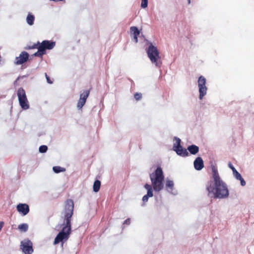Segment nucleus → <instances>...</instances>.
<instances>
[{
	"instance_id": "obj_5",
	"label": "nucleus",
	"mask_w": 254,
	"mask_h": 254,
	"mask_svg": "<svg viewBox=\"0 0 254 254\" xmlns=\"http://www.w3.org/2000/svg\"><path fill=\"white\" fill-rule=\"evenodd\" d=\"M17 96L21 107L24 110L28 109L29 108V105L25 91L23 88L21 87L18 89Z\"/></svg>"
},
{
	"instance_id": "obj_2",
	"label": "nucleus",
	"mask_w": 254,
	"mask_h": 254,
	"mask_svg": "<svg viewBox=\"0 0 254 254\" xmlns=\"http://www.w3.org/2000/svg\"><path fill=\"white\" fill-rule=\"evenodd\" d=\"M213 180H210L206 186L208 196L213 195L215 198H225L229 195L226 184L220 178L217 169L214 165L211 166Z\"/></svg>"
},
{
	"instance_id": "obj_3",
	"label": "nucleus",
	"mask_w": 254,
	"mask_h": 254,
	"mask_svg": "<svg viewBox=\"0 0 254 254\" xmlns=\"http://www.w3.org/2000/svg\"><path fill=\"white\" fill-rule=\"evenodd\" d=\"M150 178L154 190L155 191H159L164 187L163 181L164 175L161 167H158L154 172L150 174Z\"/></svg>"
},
{
	"instance_id": "obj_26",
	"label": "nucleus",
	"mask_w": 254,
	"mask_h": 254,
	"mask_svg": "<svg viewBox=\"0 0 254 254\" xmlns=\"http://www.w3.org/2000/svg\"><path fill=\"white\" fill-rule=\"evenodd\" d=\"M134 97L136 101H138L142 98V94L140 93H135L134 94Z\"/></svg>"
},
{
	"instance_id": "obj_32",
	"label": "nucleus",
	"mask_w": 254,
	"mask_h": 254,
	"mask_svg": "<svg viewBox=\"0 0 254 254\" xmlns=\"http://www.w3.org/2000/svg\"><path fill=\"white\" fill-rule=\"evenodd\" d=\"M3 225H4V222L3 221H0V231H1V229L2 228Z\"/></svg>"
},
{
	"instance_id": "obj_15",
	"label": "nucleus",
	"mask_w": 254,
	"mask_h": 254,
	"mask_svg": "<svg viewBox=\"0 0 254 254\" xmlns=\"http://www.w3.org/2000/svg\"><path fill=\"white\" fill-rule=\"evenodd\" d=\"M190 154L195 155L199 151V147L195 145H191L188 147L187 149Z\"/></svg>"
},
{
	"instance_id": "obj_9",
	"label": "nucleus",
	"mask_w": 254,
	"mask_h": 254,
	"mask_svg": "<svg viewBox=\"0 0 254 254\" xmlns=\"http://www.w3.org/2000/svg\"><path fill=\"white\" fill-rule=\"evenodd\" d=\"M90 90H85L80 94V98L77 104V107L78 109H81L85 105L86 99L90 94Z\"/></svg>"
},
{
	"instance_id": "obj_23",
	"label": "nucleus",
	"mask_w": 254,
	"mask_h": 254,
	"mask_svg": "<svg viewBox=\"0 0 254 254\" xmlns=\"http://www.w3.org/2000/svg\"><path fill=\"white\" fill-rule=\"evenodd\" d=\"M38 45H39V42H38L37 43H34L32 45H27L25 47V50H30L37 49L38 47Z\"/></svg>"
},
{
	"instance_id": "obj_33",
	"label": "nucleus",
	"mask_w": 254,
	"mask_h": 254,
	"mask_svg": "<svg viewBox=\"0 0 254 254\" xmlns=\"http://www.w3.org/2000/svg\"><path fill=\"white\" fill-rule=\"evenodd\" d=\"M188 3H190V0H188Z\"/></svg>"
},
{
	"instance_id": "obj_4",
	"label": "nucleus",
	"mask_w": 254,
	"mask_h": 254,
	"mask_svg": "<svg viewBox=\"0 0 254 254\" xmlns=\"http://www.w3.org/2000/svg\"><path fill=\"white\" fill-rule=\"evenodd\" d=\"M147 53L152 63L154 64L156 66L160 67L162 62L157 47L150 44L147 50Z\"/></svg>"
},
{
	"instance_id": "obj_24",
	"label": "nucleus",
	"mask_w": 254,
	"mask_h": 254,
	"mask_svg": "<svg viewBox=\"0 0 254 254\" xmlns=\"http://www.w3.org/2000/svg\"><path fill=\"white\" fill-rule=\"evenodd\" d=\"M174 187V182L171 180H167L166 183V188L167 189L172 190Z\"/></svg>"
},
{
	"instance_id": "obj_13",
	"label": "nucleus",
	"mask_w": 254,
	"mask_h": 254,
	"mask_svg": "<svg viewBox=\"0 0 254 254\" xmlns=\"http://www.w3.org/2000/svg\"><path fill=\"white\" fill-rule=\"evenodd\" d=\"M194 167L197 170H201L204 167L203 161L200 157H197L193 162Z\"/></svg>"
},
{
	"instance_id": "obj_28",
	"label": "nucleus",
	"mask_w": 254,
	"mask_h": 254,
	"mask_svg": "<svg viewBox=\"0 0 254 254\" xmlns=\"http://www.w3.org/2000/svg\"><path fill=\"white\" fill-rule=\"evenodd\" d=\"M45 77L46 78L48 83L50 84L53 83V81L50 79V77L47 75L46 73H45Z\"/></svg>"
},
{
	"instance_id": "obj_31",
	"label": "nucleus",
	"mask_w": 254,
	"mask_h": 254,
	"mask_svg": "<svg viewBox=\"0 0 254 254\" xmlns=\"http://www.w3.org/2000/svg\"><path fill=\"white\" fill-rule=\"evenodd\" d=\"M130 223V219L129 218L127 219L124 222V224L129 225Z\"/></svg>"
},
{
	"instance_id": "obj_10",
	"label": "nucleus",
	"mask_w": 254,
	"mask_h": 254,
	"mask_svg": "<svg viewBox=\"0 0 254 254\" xmlns=\"http://www.w3.org/2000/svg\"><path fill=\"white\" fill-rule=\"evenodd\" d=\"M29 57V54L25 51L21 52L19 56L16 57L14 64L16 65L22 64L28 61Z\"/></svg>"
},
{
	"instance_id": "obj_16",
	"label": "nucleus",
	"mask_w": 254,
	"mask_h": 254,
	"mask_svg": "<svg viewBox=\"0 0 254 254\" xmlns=\"http://www.w3.org/2000/svg\"><path fill=\"white\" fill-rule=\"evenodd\" d=\"M234 177L237 180H240L241 182V185L242 186L246 185V182L241 176V174L237 171L235 170L234 172L233 173Z\"/></svg>"
},
{
	"instance_id": "obj_6",
	"label": "nucleus",
	"mask_w": 254,
	"mask_h": 254,
	"mask_svg": "<svg viewBox=\"0 0 254 254\" xmlns=\"http://www.w3.org/2000/svg\"><path fill=\"white\" fill-rule=\"evenodd\" d=\"M176 142L173 145V150L176 151L178 155L183 157H186L189 155V153L186 149L183 148L181 145V139L177 137H175Z\"/></svg>"
},
{
	"instance_id": "obj_22",
	"label": "nucleus",
	"mask_w": 254,
	"mask_h": 254,
	"mask_svg": "<svg viewBox=\"0 0 254 254\" xmlns=\"http://www.w3.org/2000/svg\"><path fill=\"white\" fill-rule=\"evenodd\" d=\"M37 49H38V51L35 53L33 56L35 57H42L43 55L45 54L42 49H40L39 47Z\"/></svg>"
},
{
	"instance_id": "obj_27",
	"label": "nucleus",
	"mask_w": 254,
	"mask_h": 254,
	"mask_svg": "<svg viewBox=\"0 0 254 254\" xmlns=\"http://www.w3.org/2000/svg\"><path fill=\"white\" fill-rule=\"evenodd\" d=\"M148 5V0H141V6L144 8Z\"/></svg>"
},
{
	"instance_id": "obj_20",
	"label": "nucleus",
	"mask_w": 254,
	"mask_h": 254,
	"mask_svg": "<svg viewBox=\"0 0 254 254\" xmlns=\"http://www.w3.org/2000/svg\"><path fill=\"white\" fill-rule=\"evenodd\" d=\"M28 225L26 223H23L18 225V229L22 232H26L28 230Z\"/></svg>"
},
{
	"instance_id": "obj_18",
	"label": "nucleus",
	"mask_w": 254,
	"mask_h": 254,
	"mask_svg": "<svg viewBox=\"0 0 254 254\" xmlns=\"http://www.w3.org/2000/svg\"><path fill=\"white\" fill-rule=\"evenodd\" d=\"M34 20L35 17L34 15L31 13H28L26 18V21L27 23L30 25H32L34 24Z\"/></svg>"
},
{
	"instance_id": "obj_30",
	"label": "nucleus",
	"mask_w": 254,
	"mask_h": 254,
	"mask_svg": "<svg viewBox=\"0 0 254 254\" xmlns=\"http://www.w3.org/2000/svg\"><path fill=\"white\" fill-rule=\"evenodd\" d=\"M228 165L229 167L232 169L233 173L234 172L235 170H236L235 167L232 165L231 163H229Z\"/></svg>"
},
{
	"instance_id": "obj_25",
	"label": "nucleus",
	"mask_w": 254,
	"mask_h": 254,
	"mask_svg": "<svg viewBox=\"0 0 254 254\" xmlns=\"http://www.w3.org/2000/svg\"><path fill=\"white\" fill-rule=\"evenodd\" d=\"M48 147L46 145H42L39 147V150L41 153H45L47 151Z\"/></svg>"
},
{
	"instance_id": "obj_11",
	"label": "nucleus",
	"mask_w": 254,
	"mask_h": 254,
	"mask_svg": "<svg viewBox=\"0 0 254 254\" xmlns=\"http://www.w3.org/2000/svg\"><path fill=\"white\" fill-rule=\"evenodd\" d=\"M56 45L55 42L50 41L48 40H44L41 43L39 42L38 47L42 49V50L46 53V50H51L54 48Z\"/></svg>"
},
{
	"instance_id": "obj_14",
	"label": "nucleus",
	"mask_w": 254,
	"mask_h": 254,
	"mask_svg": "<svg viewBox=\"0 0 254 254\" xmlns=\"http://www.w3.org/2000/svg\"><path fill=\"white\" fill-rule=\"evenodd\" d=\"M130 31L133 35V41L135 43L138 42V36L140 34V31L135 26H132L130 28Z\"/></svg>"
},
{
	"instance_id": "obj_8",
	"label": "nucleus",
	"mask_w": 254,
	"mask_h": 254,
	"mask_svg": "<svg viewBox=\"0 0 254 254\" xmlns=\"http://www.w3.org/2000/svg\"><path fill=\"white\" fill-rule=\"evenodd\" d=\"M20 249L25 254H32L33 252V244L29 239L21 241Z\"/></svg>"
},
{
	"instance_id": "obj_17",
	"label": "nucleus",
	"mask_w": 254,
	"mask_h": 254,
	"mask_svg": "<svg viewBox=\"0 0 254 254\" xmlns=\"http://www.w3.org/2000/svg\"><path fill=\"white\" fill-rule=\"evenodd\" d=\"M144 188L145 189H146L147 190V193L146 195L147 196H148L149 197L153 196V194L152 186L148 184H146L144 185Z\"/></svg>"
},
{
	"instance_id": "obj_1",
	"label": "nucleus",
	"mask_w": 254,
	"mask_h": 254,
	"mask_svg": "<svg viewBox=\"0 0 254 254\" xmlns=\"http://www.w3.org/2000/svg\"><path fill=\"white\" fill-rule=\"evenodd\" d=\"M74 203L72 199H68L65 202L63 212V223L62 229L55 239L54 244L67 241L71 233V217L73 214Z\"/></svg>"
},
{
	"instance_id": "obj_21",
	"label": "nucleus",
	"mask_w": 254,
	"mask_h": 254,
	"mask_svg": "<svg viewBox=\"0 0 254 254\" xmlns=\"http://www.w3.org/2000/svg\"><path fill=\"white\" fill-rule=\"evenodd\" d=\"M53 170L56 173H59L60 172H64L65 171V169L62 168L60 166H54L53 168Z\"/></svg>"
},
{
	"instance_id": "obj_7",
	"label": "nucleus",
	"mask_w": 254,
	"mask_h": 254,
	"mask_svg": "<svg viewBox=\"0 0 254 254\" xmlns=\"http://www.w3.org/2000/svg\"><path fill=\"white\" fill-rule=\"evenodd\" d=\"M198 86L199 88V98L201 100L206 95L207 88L206 86V80L205 78L201 75L198 79Z\"/></svg>"
},
{
	"instance_id": "obj_29",
	"label": "nucleus",
	"mask_w": 254,
	"mask_h": 254,
	"mask_svg": "<svg viewBox=\"0 0 254 254\" xmlns=\"http://www.w3.org/2000/svg\"><path fill=\"white\" fill-rule=\"evenodd\" d=\"M148 198H149V196H147L146 194L144 195L143 198H142V201L144 202H146L148 201Z\"/></svg>"
},
{
	"instance_id": "obj_12",
	"label": "nucleus",
	"mask_w": 254,
	"mask_h": 254,
	"mask_svg": "<svg viewBox=\"0 0 254 254\" xmlns=\"http://www.w3.org/2000/svg\"><path fill=\"white\" fill-rule=\"evenodd\" d=\"M17 211L22 213L23 215H25L29 211V206L26 204L19 203L17 205Z\"/></svg>"
},
{
	"instance_id": "obj_19",
	"label": "nucleus",
	"mask_w": 254,
	"mask_h": 254,
	"mask_svg": "<svg viewBox=\"0 0 254 254\" xmlns=\"http://www.w3.org/2000/svg\"><path fill=\"white\" fill-rule=\"evenodd\" d=\"M101 182L99 180H96L93 184V191L95 192H98L100 188Z\"/></svg>"
}]
</instances>
